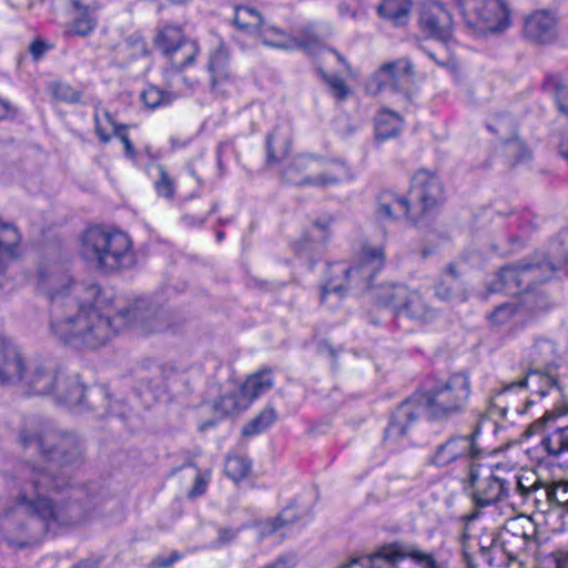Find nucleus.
I'll list each match as a JSON object with an SVG mask.
<instances>
[{"label":"nucleus","instance_id":"nucleus-1","mask_svg":"<svg viewBox=\"0 0 568 568\" xmlns=\"http://www.w3.org/2000/svg\"><path fill=\"white\" fill-rule=\"evenodd\" d=\"M38 288L51 304L50 335L75 349L98 348L128 327L145 333L168 327L165 311L148 298L121 306L114 315L104 313L115 302L114 291L95 282L73 284L70 274L59 267L41 268Z\"/></svg>","mask_w":568,"mask_h":568},{"label":"nucleus","instance_id":"nucleus-2","mask_svg":"<svg viewBox=\"0 0 568 568\" xmlns=\"http://www.w3.org/2000/svg\"><path fill=\"white\" fill-rule=\"evenodd\" d=\"M16 503L0 516V529L10 547L26 548L44 536L51 524L75 525L85 519L91 496L63 478L29 462L16 467Z\"/></svg>","mask_w":568,"mask_h":568},{"label":"nucleus","instance_id":"nucleus-3","mask_svg":"<svg viewBox=\"0 0 568 568\" xmlns=\"http://www.w3.org/2000/svg\"><path fill=\"white\" fill-rule=\"evenodd\" d=\"M470 394V378L465 373H454L446 379L435 381L423 393H415L397 406L385 429L384 440L400 439L423 414L436 422H447L463 415Z\"/></svg>","mask_w":568,"mask_h":568},{"label":"nucleus","instance_id":"nucleus-4","mask_svg":"<svg viewBox=\"0 0 568 568\" xmlns=\"http://www.w3.org/2000/svg\"><path fill=\"white\" fill-rule=\"evenodd\" d=\"M79 255L102 274H116L133 268L138 254L131 236L121 230L93 225L79 237Z\"/></svg>","mask_w":568,"mask_h":568},{"label":"nucleus","instance_id":"nucleus-5","mask_svg":"<svg viewBox=\"0 0 568 568\" xmlns=\"http://www.w3.org/2000/svg\"><path fill=\"white\" fill-rule=\"evenodd\" d=\"M19 442L24 448H34L61 467L78 468L83 463L84 446L74 433L59 428L53 422L30 416L24 418Z\"/></svg>","mask_w":568,"mask_h":568},{"label":"nucleus","instance_id":"nucleus-6","mask_svg":"<svg viewBox=\"0 0 568 568\" xmlns=\"http://www.w3.org/2000/svg\"><path fill=\"white\" fill-rule=\"evenodd\" d=\"M61 373L51 363L26 364L20 351L0 337V385L20 383L28 395L54 396Z\"/></svg>","mask_w":568,"mask_h":568},{"label":"nucleus","instance_id":"nucleus-7","mask_svg":"<svg viewBox=\"0 0 568 568\" xmlns=\"http://www.w3.org/2000/svg\"><path fill=\"white\" fill-rule=\"evenodd\" d=\"M384 264L383 248L367 245L363 247L358 262L353 266L342 262L328 264L325 281L321 287V302L331 308L336 307L345 296V283L358 288H369Z\"/></svg>","mask_w":568,"mask_h":568},{"label":"nucleus","instance_id":"nucleus-8","mask_svg":"<svg viewBox=\"0 0 568 568\" xmlns=\"http://www.w3.org/2000/svg\"><path fill=\"white\" fill-rule=\"evenodd\" d=\"M409 200L390 191L378 195L377 216L382 221H390L399 216H408L409 201L419 206V214H426L443 201V186L436 175L426 170H418L412 178Z\"/></svg>","mask_w":568,"mask_h":568},{"label":"nucleus","instance_id":"nucleus-9","mask_svg":"<svg viewBox=\"0 0 568 568\" xmlns=\"http://www.w3.org/2000/svg\"><path fill=\"white\" fill-rule=\"evenodd\" d=\"M469 29L480 34L498 33L509 28L510 10L504 0H455Z\"/></svg>","mask_w":568,"mask_h":568},{"label":"nucleus","instance_id":"nucleus-10","mask_svg":"<svg viewBox=\"0 0 568 568\" xmlns=\"http://www.w3.org/2000/svg\"><path fill=\"white\" fill-rule=\"evenodd\" d=\"M378 298L395 316H406L417 323L427 324L438 316V311L420 291L405 285L386 286Z\"/></svg>","mask_w":568,"mask_h":568},{"label":"nucleus","instance_id":"nucleus-11","mask_svg":"<svg viewBox=\"0 0 568 568\" xmlns=\"http://www.w3.org/2000/svg\"><path fill=\"white\" fill-rule=\"evenodd\" d=\"M486 420L485 415H478L469 434L453 435L446 442L437 445L427 463L438 468L446 467L460 459H470L471 463H475L483 454L477 439Z\"/></svg>","mask_w":568,"mask_h":568},{"label":"nucleus","instance_id":"nucleus-12","mask_svg":"<svg viewBox=\"0 0 568 568\" xmlns=\"http://www.w3.org/2000/svg\"><path fill=\"white\" fill-rule=\"evenodd\" d=\"M466 489L475 506L484 508L508 498L511 484L495 475L488 467L470 463Z\"/></svg>","mask_w":568,"mask_h":568},{"label":"nucleus","instance_id":"nucleus-13","mask_svg":"<svg viewBox=\"0 0 568 568\" xmlns=\"http://www.w3.org/2000/svg\"><path fill=\"white\" fill-rule=\"evenodd\" d=\"M545 282L542 265L536 257L523 260L517 264L506 265L498 272L490 291H504L509 295L525 293L534 283Z\"/></svg>","mask_w":568,"mask_h":568},{"label":"nucleus","instance_id":"nucleus-14","mask_svg":"<svg viewBox=\"0 0 568 568\" xmlns=\"http://www.w3.org/2000/svg\"><path fill=\"white\" fill-rule=\"evenodd\" d=\"M418 23L422 31L442 43H449L454 36L453 14L446 4L438 0H427L420 4Z\"/></svg>","mask_w":568,"mask_h":568},{"label":"nucleus","instance_id":"nucleus-15","mask_svg":"<svg viewBox=\"0 0 568 568\" xmlns=\"http://www.w3.org/2000/svg\"><path fill=\"white\" fill-rule=\"evenodd\" d=\"M414 77V65L407 58L384 63L372 75L366 84L371 94H378L384 90L398 91L408 84Z\"/></svg>","mask_w":568,"mask_h":568},{"label":"nucleus","instance_id":"nucleus-16","mask_svg":"<svg viewBox=\"0 0 568 568\" xmlns=\"http://www.w3.org/2000/svg\"><path fill=\"white\" fill-rule=\"evenodd\" d=\"M506 552L516 561L519 560L537 535V526L528 516H517L506 520L498 530Z\"/></svg>","mask_w":568,"mask_h":568},{"label":"nucleus","instance_id":"nucleus-17","mask_svg":"<svg viewBox=\"0 0 568 568\" xmlns=\"http://www.w3.org/2000/svg\"><path fill=\"white\" fill-rule=\"evenodd\" d=\"M270 31H274L275 38H268L266 31H263L262 42L265 45L285 50H304L308 54H316L323 49V41L313 26L302 28L296 37L287 36L280 29H270Z\"/></svg>","mask_w":568,"mask_h":568},{"label":"nucleus","instance_id":"nucleus-18","mask_svg":"<svg viewBox=\"0 0 568 568\" xmlns=\"http://www.w3.org/2000/svg\"><path fill=\"white\" fill-rule=\"evenodd\" d=\"M530 389L532 394L545 397L549 392H554L558 397L562 396L561 387L558 385L552 369H545L529 366L526 376L519 381L508 383L496 394L504 395L513 390Z\"/></svg>","mask_w":568,"mask_h":568},{"label":"nucleus","instance_id":"nucleus-19","mask_svg":"<svg viewBox=\"0 0 568 568\" xmlns=\"http://www.w3.org/2000/svg\"><path fill=\"white\" fill-rule=\"evenodd\" d=\"M534 257L542 265L545 281L562 270L568 264V229L562 230L551 240L546 254H536Z\"/></svg>","mask_w":568,"mask_h":568},{"label":"nucleus","instance_id":"nucleus-20","mask_svg":"<svg viewBox=\"0 0 568 568\" xmlns=\"http://www.w3.org/2000/svg\"><path fill=\"white\" fill-rule=\"evenodd\" d=\"M70 6L74 11V18L67 24L65 34L88 37L98 26L99 2L83 3L81 0H70Z\"/></svg>","mask_w":568,"mask_h":568},{"label":"nucleus","instance_id":"nucleus-21","mask_svg":"<svg viewBox=\"0 0 568 568\" xmlns=\"http://www.w3.org/2000/svg\"><path fill=\"white\" fill-rule=\"evenodd\" d=\"M315 164L322 168V171L314 175L312 186L328 187L351 181L354 178L351 166L345 161L317 156Z\"/></svg>","mask_w":568,"mask_h":568},{"label":"nucleus","instance_id":"nucleus-22","mask_svg":"<svg viewBox=\"0 0 568 568\" xmlns=\"http://www.w3.org/2000/svg\"><path fill=\"white\" fill-rule=\"evenodd\" d=\"M408 556H413L418 561H424L429 568H436V561L430 555L410 554L398 544L382 547L371 557L366 568H396V565Z\"/></svg>","mask_w":568,"mask_h":568},{"label":"nucleus","instance_id":"nucleus-23","mask_svg":"<svg viewBox=\"0 0 568 568\" xmlns=\"http://www.w3.org/2000/svg\"><path fill=\"white\" fill-rule=\"evenodd\" d=\"M479 556L490 567H509L514 559L506 552L498 530L481 534L477 539Z\"/></svg>","mask_w":568,"mask_h":568},{"label":"nucleus","instance_id":"nucleus-24","mask_svg":"<svg viewBox=\"0 0 568 568\" xmlns=\"http://www.w3.org/2000/svg\"><path fill=\"white\" fill-rule=\"evenodd\" d=\"M525 34L537 43H549L557 36V21L555 16L546 10L534 12L526 19Z\"/></svg>","mask_w":568,"mask_h":568},{"label":"nucleus","instance_id":"nucleus-25","mask_svg":"<svg viewBox=\"0 0 568 568\" xmlns=\"http://www.w3.org/2000/svg\"><path fill=\"white\" fill-rule=\"evenodd\" d=\"M316 162L317 156L314 154L297 155L283 170V179L294 185L312 186L314 175L310 171Z\"/></svg>","mask_w":568,"mask_h":568},{"label":"nucleus","instance_id":"nucleus-26","mask_svg":"<svg viewBox=\"0 0 568 568\" xmlns=\"http://www.w3.org/2000/svg\"><path fill=\"white\" fill-rule=\"evenodd\" d=\"M87 388L78 374L67 375L61 373V383H58L54 398L70 406H79L84 403Z\"/></svg>","mask_w":568,"mask_h":568},{"label":"nucleus","instance_id":"nucleus-27","mask_svg":"<svg viewBox=\"0 0 568 568\" xmlns=\"http://www.w3.org/2000/svg\"><path fill=\"white\" fill-rule=\"evenodd\" d=\"M232 23L235 28L246 33L258 32L261 39L263 31H266L268 38H273L272 36L274 34V31H270V29L274 28H263L262 14L250 6H235Z\"/></svg>","mask_w":568,"mask_h":568},{"label":"nucleus","instance_id":"nucleus-28","mask_svg":"<svg viewBox=\"0 0 568 568\" xmlns=\"http://www.w3.org/2000/svg\"><path fill=\"white\" fill-rule=\"evenodd\" d=\"M274 386L272 371L262 369L250 375L241 386V393L248 400V406Z\"/></svg>","mask_w":568,"mask_h":568},{"label":"nucleus","instance_id":"nucleus-29","mask_svg":"<svg viewBox=\"0 0 568 568\" xmlns=\"http://www.w3.org/2000/svg\"><path fill=\"white\" fill-rule=\"evenodd\" d=\"M557 359L555 344L550 339L537 338L528 353L529 366L554 369Z\"/></svg>","mask_w":568,"mask_h":568},{"label":"nucleus","instance_id":"nucleus-30","mask_svg":"<svg viewBox=\"0 0 568 568\" xmlns=\"http://www.w3.org/2000/svg\"><path fill=\"white\" fill-rule=\"evenodd\" d=\"M207 70L211 74V87L217 91L230 79L229 53L223 45H219L210 53Z\"/></svg>","mask_w":568,"mask_h":568},{"label":"nucleus","instance_id":"nucleus-31","mask_svg":"<svg viewBox=\"0 0 568 568\" xmlns=\"http://www.w3.org/2000/svg\"><path fill=\"white\" fill-rule=\"evenodd\" d=\"M199 47L196 42L186 38L184 41L162 54L170 61L174 69L183 70L194 62Z\"/></svg>","mask_w":568,"mask_h":568},{"label":"nucleus","instance_id":"nucleus-32","mask_svg":"<svg viewBox=\"0 0 568 568\" xmlns=\"http://www.w3.org/2000/svg\"><path fill=\"white\" fill-rule=\"evenodd\" d=\"M410 9V0H382L377 11L383 19L395 26H404L408 21Z\"/></svg>","mask_w":568,"mask_h":568},{"label":"nucleus","instance_id":"nucleus-33","mask_svg":"<svg viewBox=\"0 0 568 568\" xmlns=\"http://www.w3.org/2000/svg\"><path fill=\"white\" fill-rule=\"evenodd\" d=\"M329 225L331 221H316L311 231V235L316 236L315 233H318L317 237L320 239V241L313 242L310 235L305 236L295 244L294 250L296 254L300 257H310L313 253L318 252V250L327 240V230Z\"/></svg>","mask_w":568,"mask_h":568},{"label":"nucleus","instance_id":"nucleus-34","mask_svg":"<svg viewBox=\"0 0 568 568\" xmlns=\"http://www.w3.org/2000/svg\"><path fill=\"white\" fill-rule=\"evenodd\" d=\"M402 129V118L392 111H383L376 116L375 138L378 141H386L397 136Z\"/></svg>","mask_w":568,"mask_h":568},{"label":"nucleus","instance_id":"nucleus-35","mask_svg":"<svg viewBox=\"0 0 568 568\" xmlns=\"http://www.w3.org/2000/svg\"><path fill=\"white\" fill-rule=\"evenodd\" d=\"M542 89L554 95L558 111L568 118V79L560 75H547Z\"/></svg>","mask_w":568,"mask_h":568},{"label":"nucleus","instance_id":"nucleus-36","mask_svg":"<svg viewBox=\"0 0 568 568\" xmlns=\"http://www.w3.org/2000/svg\"><path fill=\"white\" fill-rule=\"evenodd\" d=\"M248 400L240 392H231L222 395L213 405V410L220 417H225L232 414L240 413L247 409Z\"/></svg>","mask_w":568,"mask_h":568},{"label":"nucleus","instance_id":"nucleus-37","mask_svg":"<svg viewBox=\"0 0 568 568\" xmlns=\"http://www.w3.org/2000/svg\"><path fill=\"white\" fill-rule=\"evenodd\" d=\"M185 39L183 30L179 24L166 22L159 27L154 38V44L163 53L168 52L169 49L181 43Z\"/></svg>","mask_w":568,"mask_h":568},{"label":"nucleus","instance_id":"nucleus-38","mask_svg":"<svg viewBox=\"0 0 568 568\" xmlns=\"http://www.w3.org/2000/svg\"><path fill=\"white\" fill-rule=\"evenodd\" d=\"M277 419V413L273 407H265L251 422L242 428L244 437H252L268 429Z\"/></svg>","mask_w":568,"mask_h":568},{"label":"nucleus","instance_id":"nucleus-39","mask_svg":"<svg viewBox=\"0 0 568 568\" xmlns=\"http://www.w3.org/2000/svg\"><path fill=\"white\" fill-rule=\"evenodd\" d=\"M541 445L547 454L554 457L568 453V425L557 428L542 438Z\"/></svg>","mask_w":568,"mask_h":568},{"label":"nucleus","instance_id":"nucleus-40","mask_svg":"<svg viewBox=\"0 0 568 568\" xmlns=\"http://www.w3.org/2000/svg\"><path fill=\"white\" fill-rule=\"evenodd\" d=\"M176 94L170 91H163L156 85H148L141 92V100L151 110L166 106L175 101Z\"/></svg>","mask_w":568,"mask_h":568},{"label":"nucleus","instance_id":"nucleus-41","mask_svg":"<svg viewBox=\"0 0 568 568\" xmlns=\"http://www.w3.org/2000/svg\"><path fill=\"white\" fill-rule=\"evenodd\" d=\"M49 91L52 98L67 104H77L81 102L82 91L78 90L69 82L53 81L49 84Z\"/></svg>","mask_w":568,"mask_h":568},{"label":"nucleus","instance_id":"nucleus-42","mask_svg":"<svg viewBox=\"0 0 568 568\" xmlns=\"http://www.w3.org/2000/svg\"><path fill=\"white\" fill-rule=\"evenodd\" d=\"M251 470V462L239 455H230L225 459L224 471L233 481L239 483L245 478Z\"/></svg>","mask_w":568,"mask_h":568},{"label":"nucleus","instance_id":"nucleus-43","mask_svg":"<svg viewBox=\"0 0 568 568\" xmlns=\"http://www.w3.org/2000/svg\"><path fill=\"white\" fill-rule=\"evenodd\" d=\"M300 516L296 514L295 506L290 505L282 510V513L274 519L265 521L262 525L261 534L263 536L272 535L280 528L295 523Z\"/></svg>","mask_w":568,"mask_h":568},{"label":"nucleus","instance_id":"nucleus-44","mask_svg":"<svg viewBox=\"0 0 568 568\" xmlns=\"http://www.w3.org/2000/svg\"><path fill=\"white\" fill-rule=\"evenodd\" d=\"M504 152L513 165L524 163L530 159V151L525 143L517 138L507 139L505 141Z\"/></svg>","mask_w":568,"mask_h":568},{"label":"nucleus","instance_id":"nucleus-45","mask_svg":"<svg viewBox=\"0 0 568 568\" xmlns=\"http://www.w3.org/2000/svg\"><path fill=\"white\" fill-rule=\"evenodd\" d=\"M550 506L568 514V480H561L551 485Z\"/></svg>","mask_w":568,"mask_h":568},{"label":"nucleus","instance_id":"nucleus-46","mask_svg":"<svg viewBox=\"0 0 568 568\" xmlns=\"http://www.w3.org/2000/svg\"><path fill=\"white\" fill-rule=\"evenodd\" d=\"M524 304L530 312H541L551 306V301L544 292H534L528 288V291L525 292Z\"/></svg>","mask_w":568,"mask_h":568},{"label":"nucleus","instance_id":"nucleus-47","mask_svg":"<svg viewBox=\"0 0 568 568\" xmlns=\"http://www.w3.org/2000/svg\"><path fill=\"white\" fill-rule=\"evenodd\" d=\"M323 80L329 88V92L338 100H344L348 95V88L345 81L337 74H327L322 69L318 70Z\"/></svg>","mask_w":568,"mask_h":568},{"label":"nucleus","instance_id":"nucleus-48","mask_svg":"<svg viewBox=\"0 0 568 568\" xmlns=\"http://www.w3.org/2000/svg\"><path fill=\"white\" fill-rule=\"evenodd\" d=\"M568 413V407L566 404L555 406L551 410H546L544 416L537 420H535L532 424L529 425V427L526 430V434L528 436H532L534 434H537L540 432L544 427V424L548 420L555 419L557 417L564 416Z\"/></svg>","mask_w":568,"mask_h":568},{"label":"nucleus","instance_id":"nucleus-49","mask_svg":"<svg viewBox=\"0 0 568 568\" xmlns=\"http://www.w3.org/2000/svg\"><path fill=\"white\" fill-rule=\"evenodd\" d=\"M460 284H455L448 277H440L435 285L436 296L445 302H450L457 297Z\"/></svg>","mask_w":568,"mask_h":568},{"label":"nucleus","instance_id":"nucleus-50","mask_svg":"<svg viewBox=\"0 0 568 568\" xmlns=\"http://www.w3.org/2000/svg\"><path fill=\"white\" fill-rule=\"evenodd\" d=\"M159 179L155 181L154 186L158 195L172 199L175 192V186L173 180L170 178L169 173L164 169V166L159 165Z\"/></svg>","mask_w":568,"mask_h":568},{"label":"nucleus","instance_id":"nucleus-51","mask_svg":"<svg viewBox=\"0 0 568 568\" xmlns=\"http://www.w3.org/2000/svg\"><path fill=\"white\" fill-rule=\"evenodd\" d=\"M215 529L217 537L207 545V548L210 549H221L226 547L235 540L239 535L237 528L216 526Z\"/></svg>","mask_w":568,"mask_h":568},{"label":"nucleus","instance_id":"nucleus-52","mask_svg":"<svg viewBox=\"0 0 568 568\" xmlns=\"http://www.w3.org/2000/svg\"><path fill=\"white\" fill-rule=\"evenodd\" d=\"M550 493H551V485L541 483V480L539 478H534V487H532V489H530L528 500H531L536 505H539L545 499L546 503H548L550 505Z\"/></svg>","mask_w":568,"mask_h":568},{"label":"nucleus","instance_id":"nucleus-53","mask_svg":"<svg viewBox=\"0 0 568 568\" xmlns=\"http://www.w3.org/2000/svg\"><path fill=\"white\" fill-rule=\"evenodd\" d=\"M519 311L516 303H505L495 308L491 313V321L495 324H504L508 322Z\"/></svg>","mask_w":568,"mask_h":568},{"label":"nucleus","instance_id":"nucleus-54","mask_svg":"<svg viewBox=\"0 0 568 568\" xmlns=\"http://www.w3.org/2000/svg\"><path fill=\"white\" fill-rule=\"evenodd\" d=\"M463 560L466 564L467 568H477L478 564L475 560V556L473 554L471 538L464 531L459 538Z\"/></svg>","mask_w":568,"mask_h":568},{"label":"nucleus","instance_id":"nucleus-55","mask_svg":"<svg viewBox=\"0 0 568 568\" xmlns=\"http://www.w3.org/2000/svg\"><path fill=\"white\" fill-rule=\"evenodd\" d=\"M182 558L183 554L178 550L171 551L168 556L158 555L150 562V568H169Z\"/></svg>","mask_w":568,"mask_h":568},{"label":"nucleus","instance_id":"nucleus-56","mask_svg":"<svg viewBox=\"0 0 568 568\" xmlns=\"http://www.w3.org/2000/svg\"><path fill=\"white\" fill-rule=\"evenodd\" d=\"M544 568H568V551H556L542 561Z\"/></svg>","mask_w":568,"mask_h":568},{"label":"nucleus","instance_id":"nucleus-57","mask_svg":"<svg viewBox=\"0 0 568 568\" xmlns=\"http://www.w3.org/2000/svg\"><path fill=\"white\" fill-rule=\"evenodd\" d=\"M126 129L128 128L124 124H114V135L118 139H120V141L123 143L126 156L134 159L135 150L132 142L129 139Z\"/></svg>","mask_w":568,"mask_h":568},{"label":"nucleus","instance_id":"nucleus-58","mask_svg":"<svg viewBox=\"0 0 568 568\" xmlns=\"http://www.w3.org/2000/svg\"><path fill=\"white\" fill-rule=\"evenodd\" d=\"M534 478L537 477L535 475L516 477L515 489L525 500H528L530 489L534 487Z\"/></svg>","mask_w":568,"mask_h":568},{"label":"nucleus","instance_id":"nucleus-59","mask_svg":"<svg viewBox=\"0 0 568 568\" xmlns=\"http://www.w3.org/2000/svg\"><path fill=\"white\" fill-rule=\"evenodd\" d=\"M297 565L296 556L293 554H285L277 557L274 561L261 568H295Z\"/></svg>","mask_w":568,"mask_h":568},{"label":"nucleus","instance_id":"nucleus-60","mask_svg":"<svg viewBox=\"0 0 568 568\" xmlns=\"http://www.w3.org/2000/svg\"><path fill=\"white\" fill-rule=\"evenodd\" d=\"M487 129L496 134H500L506 129L513 131V121L507 116H501L495 123L488 124Z\"/></svg>","mask_w":568,"mask_h":568},{"label":"nucleus","instance_id":"nucleus-61","mask_svg":"<svg viewBox=\"0 0 568 568\" xmlns=\"http://www.w3.org/2000/svg\"><path fill=\"white\" fill-rule=\"evenodd\" d=\"M49 49V45L42 41V40H34L31 44H30V53L31 55L33 57L34 60H39L41 59L44 53L48 51Z\"/></svg>","mask_w":568,"mask_h":568},{"label":"nucleus","instance_id":"nucleus-62","mask_svg":"<svg viewBox=\"0 0 568 568\" xmlns=\"http://www.w3.org/2000/svg\"><path fill=\"white\" fill-rule=\"evenodd\" d=\"M206 480L201 475H197L195 477L193 487L189 491V497L195 498L202 496L206 490Z\"/></svg>","mask_w":568,"mask_h":568},{"label":"nucleus","instance_id":"nucleus-63","mask_svg":"<svg viewBox=\"0 0 568 568\" xmlns=\"http://www.w3.org/2000/svg\"><path fill=\"white\" fill-rule=\"evenodd\" d=\"M93 119L95 124V133L98 134L101 142L108 143L111 140V136L102 129L98 111L94 112Z\"/></svg>","mask_w":568,"mask_h":568},{"label":"nucleus","instance_id":"nucleus-64","mask_svg":"<svg viewBox=\"0 0 568 568\" xmlns=\"http://www.w3.org/2000/svg\"><path fill=\"white\" fill-rule=\"evenodd\" d=\"M272 140H273V134L270 133L266 138V153H267V163L268 164L277 163L281 160V158L276 156L274 153V150L272 146Z\"/></svg>","mask_w":568,"mask_h":568}]
</instances>
